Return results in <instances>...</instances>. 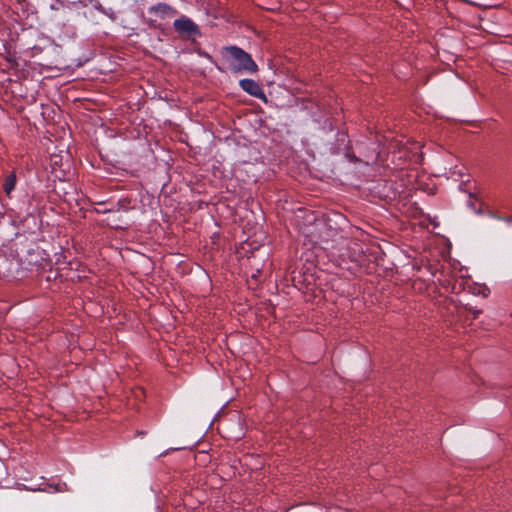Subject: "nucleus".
Returning <instances> with one entry per match:
<instances>
[{"mask_svg": "<svg viewBox=\"0 0 512 512\" xmlns=\"http://www.w3.org/2000/svg\"><path fill=\"white\" fill-rule=\"evenodd\" d=\"M488 215L493 218V219H496V220H500V221H504L505 223H507L508 225H511L512 224V216H501V215H498L496 214L495 212L493 211H489Z\"/></svg>", "mask_w": 512, "mask_h": 512, "instance_id": "nucleus-7", "label": "nucleus"}, {"mask_svg": "<svg viewBox=\"0 0 512 512\" xmlns=\"http://www.w3.org/2000/svg\"><path fill=\"white\" fill-rule=\"evenodd\" d=\"M173 28L181 39L192 40L201 37L200 27L188 16L181 15L173 22Z\"/></svg>", "mask_w": 512, "mask_h": 512, "instance_id": "nucleus-2", "label": "nucleus"}, {"mask_svg": "<svg viewBox=\"0 0 512 512\" xmlns=\"http://www.w3.org/2000/svg\"><path fill=\"white\" fill-rule=\"evenodd\" d=\"M221 55L227 65V69L232 74L242 72L252 74L258 71V66L251 55L238 46L231 45L224 47L221 51Z\"/></svg>", "mask_w": 512, "mask_h": 512, "instance_id": "nucleus-1", "label": "nucleus"}, {"mask_svg": "<svg viewBox=\"0 0 512 512\" xmlns=\"http://www.w3.org/2000/svg\"><path fill=\"white\" fill-rule=\"evenodd\" d=\"M239 86L243 91L258 99H265V93L258 82L253 79H241Z\"/></svg>", "mask_w": 512, "mask_h": 512, "instance_id": "nucleus-5", "label": "nucleus"}, {"mask_svg": "<svg viewBox=\"0 0 512 512\" xmlns=\"http://www.w3.org/2000/svg\"><path fill=\"white\" fill-rule=\"evenodd\" d=\"M148 14L156 17L157 19L164 20L172 18L178 14V10L173 6L160 2L148 8Z\"/></svg>", "mask_w": 512, "mask_h": 512, "instance_id": "nucleus-4", "label": "nucleus"}, {"mask_svg": "<svg viewBox=\"0 0 512 512\" xmlns=\"http://www.w3.org/2000/svg\"><path fill=\"white\" fill-rule=\"evenodd\" d=\"M40 197L36 194L29 196L26 201H23L18 207L17 217L23 221L28 217H34L40 205Z\"/></svg>", "mask_w": 512, "mask_h": 512, "instance_id": "nucleus-3", "label": "nucleus"}, {"mask_svg": "<svg viewBox=\"0 0 512 512\" xmlns=\"http://www.w3.org/2000/svg\"><path fill=\"white\" fill-rule=\"evenodd\" d=\"M16 183H17V179H16V175L14 173H10L9 175H7L5 177L2 187H3L5 194L8 197H10L12 191L15 189Z\"/></svg>", "mask_w": 512, "mask_h": 512, "instance_id": "nucleus-6", "label": "nucleus"}, {"mask_svg": "<svg viewBox=\"0 0 512 512\" xmlns=\"http://www.w3.org/2000/svg\"><path fill=\"white\" fill-rule=\"evenodd\" d=\"M469 312L473 315V318L476 319L478 315L482 312L481 310L475 308H469Z\"/></svg>", "mask_w": 512, "mask_h": 512, "instance_id": "nucleus-8", "label": "nucleus"}]
</instances>
